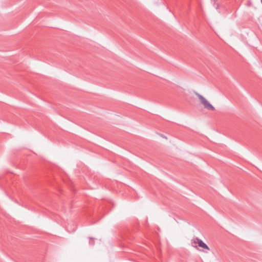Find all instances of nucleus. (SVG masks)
<instances>
[{
  "label": "nucleus",
  "mask_w": 262,
  "mask_h": 262,
  "mask_svg": "<svg viewBox=\"0 0 262 262\" xmlns=\"http://www.w3.org/2000/svg\"><path fill=\"white\" fill-rule=\"evenodd\" d=\"M194 93L200 99V102L202 104H203L205 108L211 111H214L215 110L214 107L211 104H210L202 95L198 93L197 92H194Z\"/></svg>",
  "instance_id": "nucleus-1"
},
{
  "label": "nucleus",
  "mask_w": 262,
  "mask_h": 262,
  "mask_svg": "<svg viewBox=\"0 0 262 262\" xmlns=\"http://www.w3.org/2000/svg\"><path fill=\"white\" fill-rule=\"evenodd\" d=\"M192 241L194 244H198L199 247L202 248L204 249H206L207 250H210L209 247L207 245V244H206L202 239H200L199 238H194Z\"/></svg>",
  "instance_id": "nucleus-2"
},
{
  "label": "nucleus",
  "mask_w": 262,
  "mask_h": 262,
  "mask_svg": "<svg viewBox=\"0 0 262 262\" xmlns=\"http://www.w3.org/2000/svg\"><path fill=\"white\" fill-rule=\"evenodd\" d=\"M90 244H92V245L94 244L93 242H91V241L90 242Z\"/></svg>",
  "instance_id": "nucleus-3"
},
{
  "label": "nucleus",
  "mask_w": 262,
  "mask_h": 262,
  "mask_svg": "<svg viewBox=\"0 0 262 262\" xmlns=\"http://www.w3.org/2000/svg\"><path fill=\"white\" fill-rule=\"evenodd\" d=\"M163 138H166V137L165 136H162Z\"/></svg>",
  "instance_id": "nucleus-4"
},
{
  "label": "nucleus",
  "mask_w": 262,
  "mask_h": 262,
  "mask_svg": "<svg viewBox=\"0 0 262 262\" xmlns=\"http://www.w3.org/2000/svg\"><path fill=\"white\" fill-rule=\"evenodd\" d=\"M261 3H262V0H261Z\"/></svg>",
  "instance_id": "nucleus-5"
}]
</instances>
